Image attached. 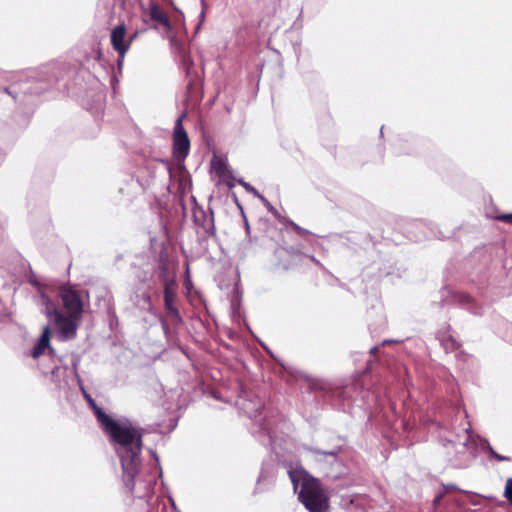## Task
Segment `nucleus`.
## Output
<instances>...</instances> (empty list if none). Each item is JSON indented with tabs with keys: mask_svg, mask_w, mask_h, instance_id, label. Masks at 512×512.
I'll return each instance as SVG.
<instances>
[{
	"mask_svg": "<svg viewBox=\"0 0 512 512\" xmlns=\"http://www.w3.org/2000/svg\"><path fill=\"white\" fill-rule=\"evenodd\" d=\"M118 456L122 467V482L131 498L146 500L154 493L156 480L140 470L141 450L145 430L127 418L105 419L101 426Z\"/></svg>",
	"mask_w": 512,
	"mask_h": 512,
	"instance_id": "f257e3e1",
	"label": "nucleus"
},
{
	"mask_svg": "<svg viewBox=\"0 0 512 512\" xmlns=\"http://www.w3.org/2000/svg\"><path fill=\"white\" fill-rule=\"evenodd\" d=\"M294 490L300 487L298 498L309 512H326L329 508V496L319 479L303 468L288 471Z\"/></svg>",
	"mask_w": 512,
	"mask_h": 512,
	"instance_id": "f03ea898",
	"label": "nucleus"
},
{
	"mask_svg": "<svg viewBox=\"0 0 512 512\" xmlns=\"http://www.w3.org/2000/svg\"><path fill=\"white\" fill-rule=\"evenodd\" d=\"M40 301L41 305L44 306L42 311L50 320L56 323L60 339L64 341L74 339L81 317H74L69 314L67 316L63 315L58 311L51 299L43 293L40 295Z\"/></svg>",
	"mask_w": 512,
	"mask_h": 512,
	"instance_id": "7ed1b4c3",
	"label": "nucleus"
},
{
	"mask_svg": "<svg viewBox=\"0 0 512 512\" xmlns=\"http://www.w3.org/2000/svg\"><path fill=\"white\" fill-rule=\"evenodd\" d=\"M59 297L70 316L81 317L83 312V292L74 286L63 285L59 289Z\"/></svg>",
	"mask_w": 512,
	"mask_h": 512,
	"instance_id": "20e7f679",
	"label": "nucleus"
},
{
	"mask_svg": "<svg viewBox=\"0 0 512 512\" xmlns=\"http://www.w3.org/2000/svg\"><path fill=\"white\" fill-rule=\"evenodd\" d=\"M237 405L250 419H253L258 423L259 430L267 433L272 441L269 423L266 420L262 421V419H258V416L261 414V410L264 407L261 399L258 397L248 398L246 396H241L237 401Z\"/></svg>",
	"mask_w": 512,
	"mask_h": 512,
	"instance_id": "39448f33",
	"label": "nucleus"
},
{
	"mask_svg": "<svg viewBox=\"0 0 512 512\" xmlns=\"http://www.w3.org/2000/svg\"><path fill=\"white\" fill-rule=\"evenodd\" d=\"M186 114L182 113L176 120L173 133V154L176 158L184 159L190 150V140L183 127V119Z\"/></svg>",
	"mask_w": 512,
	"mask_h": 512,
	"instance_id": "423d86ee",
	"label": "nucleus"
},
{
	"mask_svg": "<svg viewBox=\"0 0 512 512\" xmlns=\"http://www.w3.org/2000/svg\"><path fill=\"white\" fill-rule=\"evenodd\" d=\"M177 285L174 280L166 279L164 281V307L167 314L172 318L174 324H182L183 319L176 306Z\"/></svg>",
	"mask_w": 512,
	"mask_h": 512,
	"instance_id": "0eeeda50",
	"label": "nucleus"
},
{
	"mask_svg": "<svg viewBox=\"0 0 512 512\" xmlns=\"http://www.w3.org/2000/svg\"><path fill=\"white\" fill-rule=\"evenodd\" d=\"M447 443L455 448L457 454H463L466 460L474 457L476 442L470 426L464 428L462 434H458L455 440H447Z\"/></svg>",
	"mask_w": 512,
	"mask_h": 512,
	"instance_id": "6e6552de",
	"label": "nucleus"
},
{
	"mask_svg": "<svg viewBox=\"0 0 512 512\" xmlns=\"http://www.w3.org/2000/svg\"><path fill=\"white\" fill-rule=\"evenodd\" d=\"M111 44L117 53L126 54L132 44V38L126 37L124 24L117 25L111 31Z\"/></svg>",
	"mask_w": 512,
	"mask_h": 512,
	"instance_id": "1a4fd4ad",
	"label": "nucleus"
},
{
	"mask_svg": "<svg viewBox=\"0 0 512 512\" xmlns=\"http://www.w3.org/2000/svg\"><path fill=\"white\" fill-rule=\"evenodd\" d=\"M6 78L8 80H12V84L10 86H4L2 88V92L4 94H7V95L11 96V98L14 101H22V97H21L22 94L26 95V94L38 93L37 90L32 89L30 86L22 88L21 81L20 80H16L15 79L16 75H14V74L7 73L6 74Z\"/></svg>",
	"mask_w": 512,
	"mask_h": 512,
	"instance_id": "9d476101",
	"label": "nucleus"
},
{
	"mask_svg": "<svg viewBox=\"0 0 512 512\" xmlns=\"http://www.w3.org/2000/svg\"><path fill=\"white\" fill-rule=\"evenodd\" d=\"M304 255L300 250L293 247H279L275 250L274 256L277 259V266L284 270H288L293 266L292 259L297 256Z\"/></svg>",
	"mask_w": 512,
	"mask_h": 512,
	"instance_id": "9b49d317",
	"label": "nucleus"
},
{
	"mask_svg": "<svg viewBox=\"0 0 512 512\" xmlns=\"http://www.w3.org/2000/svg\"><path fill=\"white\" fill-rule=\"evenodd\" d=\"M315 459L320 463H327L332 467H335L337 471H340L342 467V461L338 458V453L341 451L340 448L331 450V451H323L320 449H309Z\"/></svg>",
	"mask_w": 512,
	"mask_h": 512,
	"instance_id": "f8f14e48",
	"label": "nucleus"
},
{
	"mask_svg": "<svg viewBox=\"0 0 512 512\" xmlns=\"http://www.w3.org/2000/svg\"><path fill=\"white\" fill-rule=\"evenodd\" d=\"M46 350H49L51 353L53 352V349L50 347V329L48 326L43 328L41 336L28 355L33 359H37L43 355Z\"/></svg>",
	"mask_w": 512,
	"mask_h": 512,
	"instance_id": "ddd939ff",
	"label": "nucleus"
},
{
	"mask_svg": "<svg viewBox=\"0 0 512 512\" xmlns=\"http://www.w3.org/2000/svg\"><path fill=\"white\" fill-rule=\"evenodd\" d=\"M301 377L307 382L309 389L313 392L320 391L325 395L332 392L333 395L337 394L339 396L345 393V391L341 390L332 391L330 383L324 379L314 378L306 374H302Z\"/></svg>",
	"mask_w": 512,
	"mask_h": 512,
	"instance_id": "4468645a",
	"label": "nucleus"
},
{
	"mask_svg": "<svg viewBox=\"0 0 512 512\" xmlns=\"http://www.w3.org/2000/svg\"><path fill=\"white\" fill-rule=\"evenodd\" d=\"M193 220L197 226L203 228L206 232L214 227L212 215L207 214L202 207H195L193 209Z\"/></svg>",
	"mask_w": 512,
	"mask_h": 512,
	"instance_id": "2eb2a0df",
	"label": "nucleus"
},
{
	"mask_svg": "<svg viewBox=\"0 0 512 512\" xmlns=\"http://www.w3.org/2000/svg\"><path fill=\"white\" fill-rule=\"evenodd\" d=\"M80 388L83 392V396H84L85 400L87 401V403L93 410V413H94L98 423L100 424V426H102L103 424H105V419H110L111 417L109 415H107L99 406H97L95 400L92 398V396L89 393H87L85 391L84 387L81 384H80Z\"/></svg>",
	"mask_w": 512,
	"mask_h": 512,
	"instance_id": "dca6fc26",
	"label": "nucleus"
},
{
	"mask_svg": "<svg viewBox=\"0 0 512 512\" xmlns=\"http://www.w3.org/2000/svg\"><path fill=\"white\" fill-rule=\"evenodd\" d=\"M150 18L153 21L159 22L162 24L168 31L172 30V25L165 15V13L159 8V6L155 3H151L150 5Z\"/></svg>",
	"mask_w": 512,
	"mask_h": 512,
	"instance_id": "f3484780",
	"label": "nucleus"
},
{
	"mask_svg": "<svg viewBox=\"0 0 512 512\" xmlns=\"http://www.w3.org/2000/svg\"><path fill=\"white\" fill-rule=\"evenodd\" d=\"M439 339H440L442 347L444 348V350L447 353L455 351L459 348L458 342L450 335H447V336L443 335Z\"/></svg>",
	"mask_w": 512,
	"mask_h": 512,
	"instance_id": "a211bd4d",
	"label": "nucleus"
},
{
	"mask_svg": "<svg viewBox=\"0 0 512 512\" xmlns=\"http://www.w3.org/2000/svg\"><path fill=\"white\" fill-rule=\"evenodd\" d=\"M257 198L263 203L268 212H270L276 219H280V213L277 209H275V207H273V205L268 201L266 197H264L262 194H259Z\"/></svg>",
	"mask_w": 512,
	"mask_h": 512,
	"instance_id": "6ab92c4d",
	"label": "nucleus"
},
{
	"mask_svg": "<svg viewBox=\"0 0 512 512\" xmlns=\"http://www.w3.org/2000/svg\"><path fill=\"white\" fill-rule=\"evenodd\" d=\"M238 183L248 192L253 194L255 197H258L260 194L257 189H255L252 185H250L248 182H245L243 179H239Z\"/></svg>",
	"mask_w": 512,
	"mask_h": 512,
	"instance_id": "aec40b11",
	"label": "nucleus"
},
{
	"mask_svg": "<svg viewBox=\"0 0 512 512\" xmlns=\"http://www.w3.org/2000/svg\"><path fill=\"white\" fill-rule=\"evenodd\" d=\"M290 227L301 237H304L306 235H310L311 232L305 228H302L300 227L298 224H296L295 222H291L290 223Z\"/></svg>",
	"mask_w": 512,
	"mask_h": 512,
	"instance_id": "412c9836",
	"label": "nucleus"
},
{
	"mask_svg": "<svg viewBox=\"0 0 512 512\" xmlns=\"http://www.w3.org/2000/svg\"><path fill=\"white\" fill-rule=\"evenodd\" d=\"M488 451L491 457H493L497 461H510V458L507 456H503L499 453H497L489 444H488Z\"/></svg>",
	"mask_w": 512,
	"mask_h": 512,
	"instance_id": "4be33fe9",
	"label": "nucleus"
},
{
	"mask_svg": "<svg viewBox=\"0 0 512 512\" xmlns=\"http://www.w3.org/2000/svg\"><path fill=\"white\" fill-rule=\"evenodd\" d=\"M504 496L512 504V478L507 479Z\"/></svg>",
	"mask_w": 512,
	"mask_h": 512,
	"instance_id": "5701e85b",
	"label": "nucleus"
},
{
	"mask_svg": "<svg viewBox=\"0 0 512 512\" xmlns=\"http://www.w3.org/2000/svg\"><path fill=\"white\" fill-rule=\"evenodd\" d=\"M149 512H168V510L164 502H157Z\"/></svg>",
	"mask_w": 512,
	"mask_h": 512,
	"instance_id": "b1692460",
	"label": "nucleus"
},
{
	"mask_svg": "<svg viewBox=\"0 0 512 512\" xmlns=\"http://www.w3.org/2000/svg\"><path fill=\"white\" fill-rule=\"evenodd\" d=\"M79 362H80V359L78 357H73V359H72V367H73L75 376L77 378V381L80 384L81 383V379H80V376H79L78 371H77L78 370Z\"/></svg>",
	"mask_w": 512,
	"mask_h": 512,
	"instance_id": "393cba45",
	"label": "nucleus"
},
{
	"mask_svg": "<svg viewBox=\"0 0 512 512\" xmlns=\"http://www.w3.org/2000/svg\"><path fill=\"white\" fill-rule=\"evenodd\" d=\"M142 300H143V302L147 305V310H148L149 312H152L153 307H152V304H151V297H150V295H149V294H147V293H144V294L142 295Z\"/></svg>",
	"mask_w": 512,
	"mask_h": 512,
	"instance_id": "a878e982",
	"label": "nucleus"
},
{
	"mask_svg": "<svg viewBox=\"0 0 512 512\" xmlns=\"http://www.w3.org/2000/svg\"><path fill=\"white\" fill-rule=\"evenodd\" d=\"M496 218L502 222L512 224V213L502 214V215L497 216Z\"/></svg>",
	"mask_w": 512,
	"mask_h": 512,
	"instance_id": "bb28decb",
	"label": "nucleus"
},
{
	"mask_svg": "<svg viewBox=\"0 0 512 512\" xmlns=\"http://www.w3.org/2000/svg\"><path fill=\"white\" fill-rule=\"evenodd\" d=\"M201 1V5H202V11L199 15L200 17V22L197 26V30L200 28L201 24L203 23L204 19H205V8H206V2L205 0H200Z\"/></svg>",
	"mask_w": 512,
	"mask_h": 512,
	"instance_id": "cd10ccee",
	"label": "nucleus"
},
{
	"mask_svg": "<svg viewBox=\"0 0 512 512\" xmlns=\"http://www.w3.org/2000/svg\"><path fill=\"white\" fill-rule=\"evenodd\" d=\"M464 305H470L473 302V299L469 295L461 296L460 300Z\"/></svg>",
	"mask_w": 512,
	"mask_h": 512,
	"instance_id": "c85d7f7f",
	"label": "nucleus"
},
{
	"mask_svg": "<svg viewBox=\"0 0 512 512\" xmlns=\"http://www.w3.org/2000/svg\"><path fill=\"white\" fill-rule=\"evenodd\" d=\"M124 58H125V54L121 55V53H118L117 66L119 69H121V67L123 65Z\"/></svg>",
	"mask_w": 512,
	"mask_h": 512,
	"instance_id": "c756f323",
	"label": "nucleus"
},
{
	"mask_svg": "<svg viewBox=\"0 0 512 512\" xmlns=\"http://www.w3.org/2000/svg\"><path fill=\"white\" fill-rule=\"evenodd\" d=\"M280 223L286 225V226H290V223L293 222L292 220L286 218V217H282L280 215V219H277Z\"/></svg>",
	"mask_w": 512,
	"mask_h": 512,
	"instance_id": "7c9ffc66",
	"label": "nucleus"
},
{
	"mask_svg": "<svg viewBox=\"0 0 512 512\" xmlns=\"http://www.w3.org/2000/svg\"><path fill=\"white\" fill-rule=\"evenodd\" d=\"M307 258H309L313 263H315L316 265L320 266L323 268V265L321 264V262L315 258L313 255H305Z\"/></svg>",
	"mask_w": 512,
	"mask_h": 512,
	"instance_id": "2f4dec72",
	"label": "nucleus"
},
{
	"mask_svg": "<svg viewBox=\"0 0 512 512\" xmlns=\"http://www.w3.org/2000/svg\"><path fill=\"white\" fill-rule=\"evenodd\" d=\"M266 477H267V471L264 468H262L261 473L258 478V482L266 479Z\"/></svg>",
	"mask_w": 512,
	"mask_h": 512,
	"instance_id": "473e14b6",
	"label": "nucleus"
},
{
	"mask_svg": "<svg viewBox=\"0 0 512 512\" xmlns=\"http://www.w3.org/2000/svg\"><path fill=\"white\" fill-rule=\"evenodd\" d=\"M378 350V347L377 346H374L370 349V354L374 355Z\"/></svg>",
	"mask_w": 512,
	"mask_h": 512,
	"instance_id": "72a5a7b5",
	"label": "nucleus"
},
{
	"mask_svg": "<svg viewBox=\"0 0 512 512\" xmlns=\"http://www.w3.org/2000/svg\"><path fill=\"white\" fill-rule=\"evenodd\" d=\"M161 323H162L163 330H164L165 332H167V330H168V326H167L166 322H165V321H162Z\"/></svg>",
	"mask_w": 512,
	"mask_h": 512,
	"instance_id": "f704fd0d",
	"label": "nucleus"
},
{
	"mask_svg": "<svg viewBox=\"0 0 512 512\" xmlns=\"http://www.w3.org/2000/svg\"><path fill=\"white\" fill-rule=\"evenodd\" d=\"M151 453H152L153 457L155 458L156 462H158V461H159V458H158V456L156 455V453H155V452H153V451H151Z\"/></svg>",
	"mask_w": 512,
	"mask_h": 512,
	"instance_id": "c9c22d12",
	"label": "nucleus"
},
{
	"mask_svg": "<svg viewBox=\"0 0 512 512\" xmlns=\"http://www.w3.org/2000/svg\"><path fill=\"white\" fill-rule=\"evenodd\" d=\"M137 37V32H135L133 35L129 36L128 38H132V41Z\"/></svg>",
	"mask_w": 512,
	"mask_h": 512,
	"instance_id": "e433bc0d",
	"label": "nucleus"
},
{
	"mask_svg": "<svg viewBox=\"0 0 512 512\" xmlns=\"http://www.w3.org/2000/svg\"><path fill=\"white\" fill-rule=\"evenodd\" d=\"M390 342H392V341L391 340H384L382 344L385 345V344L390 343Z\"/></svg>",
	"mask_w": 512,
	"mask_h": 512,
	"instance_id": "4c0bfd02",
	"label": "nucleus"
},
{
	"mask_svg": "<svg viewBox=\"0 0 512 512\" xmlns=\"http://www.w3.org/2000/svg\"><path fill=\"white\" fill-rule=\"evenodd\" d=\"M469 309H472V308H471V307H469ZM471 311H472V313H474V314H478V312H477V311H475V310H471Z\"/></svg>",
	"mask_w": 512,
	"mask_h": 512,
	"instance_id": "58836bf2",
	"label": "nucleus"
}]
</instances>
